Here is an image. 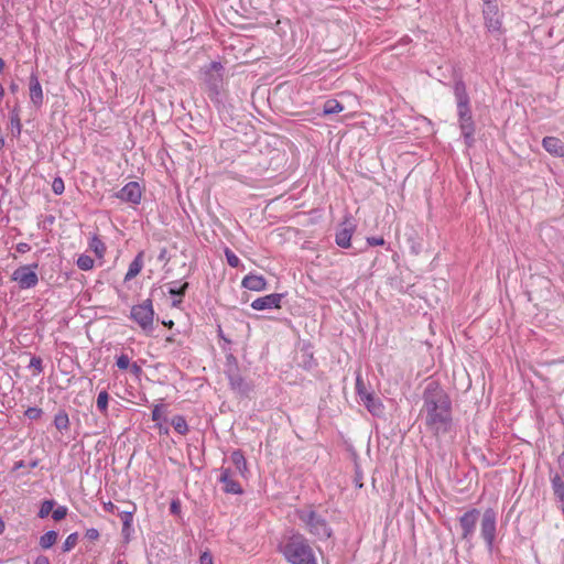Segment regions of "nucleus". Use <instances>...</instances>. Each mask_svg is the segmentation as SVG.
I'll use <instances>...</instances> for the list:
<instances>
[{
  "label": "nucleus",
  "mask_w": 564,
  "mask_h": 564,
  "mask_svg": "<svg viewBox=\"0 0 564 564\" xmlns=\"http://www.w3.org/2000/svg\"><path fill=\"white\" fill-rule=\"evenodd\" d=\"M422 399L426 429L435 436L449 433L453 427L452 400L440 382L430 381Z\"/></svg>",
  "instance_id": "1"
},
{
  "label": "nucleus",
  "mask_w": 564,
  "mask_h": 564,
  "mask_svg": "<svg viewBox=\"0 0 564 564\" xmlns=\"http://www.w3.org/2000/svg\"><path fill=\"white\" fill-rule=\"evenodd\" d=\"M278 551L289 564H318L311 541L295 529H288L281 535Z\"/></svg>",
  "instance_id": "2"
},
{
  "label": "nucleus",
  "mask_w": 564,
  "mask_h": 564,
  "mask_svg": "<svg viewBox=\"0 0 564 564\" xmlns=\"http://www.w3.org/2000/svg\"><path fill=\"white\" fill-rule=\"evenodd\" d=\"M453 91L456 99L457 121L460 133L466 147L471 148L475 143L476 124L473 119L470 98L466 84L462 78L455 79Z\"/></svg>",
  "instance_id": "3"
},
{
  "label": "nucleus",
  "mask_w": 564,
  "mask_h": 564,
  "mask_svg": "<svg viewBox=\"0 0 564 564\" xmlns=\"http://www.w3.org/2000/svg\"><path fill=\"white\" fill-rule=\"evenodd\" d=\"M224 65L216 61L200 68L203 89L217 106L224 104Z\"/></svg>",
  "instance_id": "4"
},
{
  "label": "nucleus",
  "mask_w": 564,
  "mask_h": 564,
  "mask_svg": "<svg viewBox=\"0 0 564 564\" xmlns=\"http://www.w3.org/2000/svg\"><path fill=\"white\" fill-rule=\"evenodd\" d=\"M299 520L304 524L306 531L321 541H326L333 535V530L327 520L313 509H297L295 511Z\"/></svg>",
  "instance_id": "5"
},
{
  "label": "nucleus",
  "mask_w": 564,
  "mask_h": 564,
  "mask_svg": "<svg viewBox=\"0 0 564 564\" xmlns=\"http://www.w3.org/2000/svg\"><path fill=\"white\" fill-rule=\"evenodd\" d=\"M154 315L151 299H147L142 303L133 305L130 312V318L147 334L153 330Z\"/></svg>",
  "instance_id": "6"
},
{
  "label": "nucleus",
  "mask_w": 564,
  "mask_h": 564,
  "mask_svg": "<svg viewBox=\"0 0 564 564\" xmlns=\"http://www.w3.org/2000/svg\"><path fill=\"white\" fill-rule=\"evenodd\" d=\"M497 533V512L487 508L480 521V535L484 539L487 550L492 552Z\"/></svg>",
  "instance_id": "7"
},
{
  "label": "nucleus",
  "mask_w": 564,
  "mask_h": 564,
  "mask_svg": "<svg viewBox=\"0 0 564 564\" xmlns=\"http://www.w3.org/2000/svg\"><path fill=\"white\" fill-rule=\"evenodd\" d=\"M37 268V262L20 265L13 271L11 280L17 282L22 290L35 288L39 283Z\"/></svg>",
  "instance_id": "8"
},
{
  "label": "nucleus",
  "mask_w": 564,
  "mask_h": 564,
  "mask_svg": "<svg viewBox=\"0 0 564 564\" xmlns=\"http://www.w3.org/2000/svg\"><path fill=\"white\" fill-rule=\"evenodd\" d=\"M482 17L485 26L490 33H501L502 29V14L499 11L495 1L484 2Z\"/></svg>",
  "instance_id": "9"
},
{
  "label": "nucleus",
  "mask_w": 564,
  "mask_h": 564,
  "mask_svg": "<svg viewBox=\"0 0 564 564\" xmlns=\"http://www.w3.org/2000/svg\"><path fill=\"white\" fill-rule=\"evenodd\" d=\"M479 517L480 511L476 508H471L458 518L459 527L462 530V540L466 542L471 541Z\"/></svg>",
  "instance_id": "10"
},
{
  "label": "nucleus",
  "mask_w": 564,
  "mask_h": 564,
  "mask_svg": "<svg viewBox=\"0 0 564 564\" xmlns=\"http://www.w3.org/2000/svg\"><path fill=\"white\" fill-rule=\"evenodd\" d=\"M225 376L228 379L229 387L234 392L247 397L252 391V384L242 377L240 370L226 373Z\"/></svg>",
  "instance_id": "11"
},
{
  "label": "nucleus",
  "mask_w": 564,
  "mask_h": 564,
  "mask_svg": "<svg viewBox=\"0 0 564 564\" xmlns=\"http://www.w3.org/2000/svg\"><path fill=\"white\" fill-rule=\"evenodd\" d=\"M115 196L122 202L139 204L142 197V189L138 182H129Z\"/></svg>",
  "instance_id": "12"
},
{
  "label": "nucleus",
  "mask_w": 564,
  "mask_h": 564,
  "mask_svg": "<svg viewBox=\"0 0 564 564\" xmlns=\"http://www.w3.org/2000/svg\"><path fill=\"white\" fill-rule=\"evenodd\" d=\"M284 296L283 293H271L253 300L250 306L256 311L280 308Z\"/></svg>",
  "instance_id": "13"
},
{
  "label": "nucleus",
  "mask_w": 564,
  "mask_h": 564,
  "mask_svg": "<svg viewBox=\"0 0 564 564\" xmlns=\"http://www.w3.org/2000/svg\"><path fill=\"white\" fill-rule=\"evenodd\" d=\"M341 226L343 228L335 236L336 245L340 248H349L356 226L348 218L343 221Z\"/></svg>",
  "instance_id": "14"
},
{
  "label": "nucleus",
  "mask_w": 564,
  "mask_h": 564,
  "mask_svg": "<svg viewBox=\"0 0 564 564\" xmlns=\"http://www.w3.org/2000/svg\"><path fill=\"white\" fill-rule=\"evenodd\" d=\"M30 99L35 107H41L43 104V90L39 80L37 72H32L29 78Z\"/></svg>",
  "instance_id": "15"
},
{
  "label": "nucleus",
  "mask_w": 564,
  "mask_h": 564,
  "mask_svg": "<svg viewBox=\"0 0 564 564\" xmlns=\"http://www.w3.org/2000/svg\"><path fill=\"white\" fill-rule=\"evenodd\" d=\"M219 481L224 484L223 489L226 494L241 495L243 492L241 485L232 479L229 468H221Z\"/></svg>",
  "instance_id": "16"
},
{
  "label": "nucleus",
  "mask_w": 564,
  "mask_h": 564,
  "mask_svg": "<svg viewBox=\"0 0 564 564\" xmlns=\"http://www.w3.org/2000/svg\"><path fill=\"white\" fill-rule=\"evenodd\" d=\"M167 293L173 296L172 306L177 307L182 304L183 297L188 290V282L172 281L169 284Z\"/></svg>",
  "instance_id": "17"
},
{
  "label": "nucleus",
  "mask_w": 564,
  "mask_h": 564,
  "mask_svg": "<svg viewBox=\"0 0 564 564\" xmlns=\"http://www.w3.org/2000/svg\"><path fill=\"white\" fill-rule=\"evenodd\" d=\"M361 404L373 415V416H382L384 413V405L380 398L376 397L373 392H370L368 395L360 401Z\"/></svg>",
  "instance_id": "18"
},
{
  "label": "nucleus",
  "mask_w": 564,
  "mask_h": 564,
  "mask_svg": "<svg viewBox=\"0 0 564 564\" xmlns=\"http://www.w3.org/2000/svg\"><path fill=\"white\" fill-rule=\"evenodd\" d=\"M543 149L553 156L564 158V142L556 137H544L542 139Z\"/></svg>",
  "instance_id": "19"
},
{
  "label": "nucleus",
  "mask_w": 564,
  "mask_h": 564,
  "mask_svg": "<svg viewBox=\"0 0 564 564\" xmlns=\"http://www.w3.org/2000/svg\"><path fill=\"white\" fill-rule=\"evenodd\" d=\"M551 485L555 499L560 502V509L564 507V467L562 473L551 476Z\"/></svg>",
  "instance_id": "20"
},
{
  "label": "nucleus",
  "mask_w": 564,
  "mask_h": 564,
  "mask_svg": "<svg viewBox=\"0 0 564 564\" xmlns=\"http://www.w3.org/2000/svg\"><path fill=\"white\" fill-rule=\"evenodd\" d=\"M241 286L250 291L260 292L267 289V280L263 275L248 274L242 279Z\"/></svg>",
  "instance_id": "21"
},
{
  "label": "nucleus",
  "mask_w": 564,
  "mask_h": 564,
  "mask_svg": "<svg viewBox=\"0 0 564 564\" xmlns=\"http://www.w3.org/2000/svg\"><path fill=\"white\" fill-rule=\"evenodd\" d=\"M143 268V251H140L129 264L124 281L135 278Z\"/></svg>",
  "instance_id": "22"
},
{
  "label": "nucleus",
  "mask_w": 564,
  "mask_h": 564,
  "mask_svg": "<svg viewBox=\"0 0 564 564\" xmlns=\"http://www.w3.org/2000/svg\"><path fill=\"white\" fill-rule=\"evenodd\" d=\"M53 424L55 429L59 432H66L69 430V416L65 409H59L58 412L54 416Z\"/></svg>",
  "instance_id": "23"
},
{
  "label": "nucleus",
  "mask_w": 564,
  "mask_h": 564,
  "mask_svg": "<svg viewBox=\"0 0 564 564\" xmlns=\"http://www.w3.org/2000/svg\"><path fill=\"white\" fill-rule=\"evenodd\" d=\"M231 462L236 466L237 470L245 476L248 471L247 460L241 449H235L231 453Z\"/></svg>",
  "instance_id": "24"
},
{
  "label": "nucleus",
  "mask_w": 564,
  "mask_h": 564,
  "mask_svg": "<svg viewBox=\"0 0 564 564\" xmlns=\"http://www.w3.org/2000/svg\"><path fill=\"white\" fill-rule=\"evenodd\" d=\"M10 129L14 138H19L22 131V123L18 107H14L10 113Z\"/></svg>",
  "instance_id": "25"
},
{
  "label": "nucleus",
  "mask_w": 564,
  "mask_h": 564,
  "mask_svg": "<svg viewBox=\"0 0 564 564\" xmlns=\"http://www.w3.org/2000/svg\"><path fill=\"white\" fill-rule=\"evenodd\" d=\"M58 534L54 530H50L41 535L39 544L43 550L51 549L57 541Z\"/></svg>",
  "instance_id": "26"
},
{
  "label": "nucleus",
  "mask_w": 564,
  "mask_h": 564,
  "mask_svg": "<svg viewBox=\"0 0 564 564\" xmlns=\"http://www.w3.org/2000/svg\"><path fill=\"white\" fill-rule=\"evenodd\" d=\"M344 110V106L336 99H328L324 102L323 113L335 115Z\"/></svg>",
  "instance_id": "27"
},
{
  "label": "nucleus",
  "mask_w": 564,
  "mask_h": 564,
  "mask_svg": "<svg viewBox=\"0 0 564 564\" xmlns=\"http://www.w3.org/2000/svg\"><path fill=\"white\" fill-rule=\"evenodd\" d=\"M171 424L178 434H181V435L187 434L188 425L183 415H180V414L174 415L171 420Z\"/></svg>",
  "instance_id": "28"
},
{
  "label": "nucleus",
  "mask_w": 564,
  "mask_h": 564,
  "mask_svg": "<svg viewBox=\"0 0 564 564\" xmlns=\"http://www.w3.org/2000/svg\"><path fill=\"white\" fill-rule=\"evenodd\" d=\"M109 399H110L109 393L106 390L100 391L97 397L96 406L102 415H108Z\"/></svg>",
  "instance_id": "29"
},
{
  "label": "nucleus",
  "mask_w": 564,
  "mask_h": 564,
  "mask_svg": "<svg viewBox=\"0 0 564 564\" xmlns=\"http://www.w3.org/2000/svg\"><path fill=\"white\" fill-rule=\"evenodd\" d=\"M239 364L237 357L232 352H228L226 355L225 369L224 373H230L235 371H239Z\"/></svg>",
  "instance_id": "30"
},
{
  "label": "nucleus",
  "mask_w": 564,
  "mask_h": 564,
  "mask_svg": "<svg viewBox=\"0 0 564 564\" xmlns=\"http://www.w3.org/2000/svg\"><path fill=\"white\" fill-rule=\"evenodd\" d=\"M89 248L95 252L98 258H102L106 252V245L97 236H94L89 242Z\"/></svg>",
  "instance_id": "31"
},
{
  "label": "nucleus",
  "mask_w": 564,
  "mask_h": 564,
  "mask_svg": "<svg viewBox=\"0 0 564 564\" xmlns=\"http://www.w3.org/2000/svg\"><path fill=\"white\" fill-rule=\"evenodd\" d=\"M56 502L53 499L44 500L41 503L40 510L37 512V517L41 519L46 518L50 513H52Z\"/></svg>",
  "instance_id": "32"
},
{
  "label": "nucleus",
  "mask_w": 564,
  "mask_h": 564,
  "mask_svg": "<svg viewBox=\"0 0 564 564\" xmlns=\"http://www.w3.org/2000/svg\"><path fill=\"white\" fill-rule=\"evenodd\" d=\"M77 267L83 271H88L94 267V259L88 254H80L76 261Z\"/></svg>",
  "instance_id": "33"
},
{
  "label": "nucleus",
  "mask_w": 564,
  "mask_h": 564,
  "mask_svg": "<svg viewBox=\"0 0 564 564\" xmlns=\"http://www.w3.org/2000/svg\"><path fill=\"white\" fill-rule=\"evenodd\" d=\"M355 389H356V393L359 398V401H361L365 398V395H368L371 392L366 388V384L360 375H358L356 378Z\"/></svg>",
  "instance_id": "34"
},
{
  "label": "nucleus",
  "mask_w": 564,
  "mask_h": 564,
  "mask_svg": "<svg viewBox=\"0 0 564 564\" xmlns=\"http://www.w3.org/2000/svg\"><path fill=\"white\" fill-rule=\"evenodd\" d=\"M77 542H78V533L77 532L70 533L65 539V541L63 543V546H62L63 552H69L70 550H73L76 546Z\"/></svg>",
  "instance_id": "35"
},
{
  "label": "nucleus",
  "mask_w": 564,
  "mask_h": 564,
  "mask_svg": "<svg viewBox=\"0 0 564 564\" xmlns=\"http://www.w3.org/2000/svg\"><path fill=\"white\" fill-rule=\"evenodd\" d=\"M225 256H226L227 263L231 268H237L240 264V259L229 248L225 249Z\"/></svg>",
  "instance_id": "36"
},
{
  "label": "nucleus",
  "mask_w": 564,
  "mask_h": 564,
  "mask_svg": "<svg viewBox=\"0 0 564 564\" xmlns=\"http://www.w3.org/2000/svg\"><path fill=\"white\" fill-rule=\"evenodd\" d=\"M135 511H137V506L134 503H132L131 510H124V511L120 512L119 517L122 520V524L123 523H132L133 514Z\"/></svg>",
  "instance_id": "37"
},
{
  "label": "nucleus",
  "mask_w": 564,
  "mask_h": 564,
  "mask_svg": "<svg viewBox=\"0 0 564 564\" xmlns=\"http://www.w3.org/2000/svg\"><path fill=\"white\" fill-rule=\"evenodd\" d=\"M65 189L64 181L61 176H56L52 182V191L56 195H62Z\"/></svg>",
  "instance_id": "38"
},
{
  "label": "nucleus",
  "mask_w": 564,
  "mask_h": 564,
  "mask_svg": "<svg viewBox=\"0 0 564 564\" xmlns=\"http://www.w3.org/2000/svg\"><path fill=\"white\" fill-rule=\"evenodd\" d=\"M42 414H43L42 409H40L37 406H30L24 412V415L29 420H39L42 416Z\"/></svg>",
  "instance_id": "39"
},
{
  "label": "nucleus",
  "mask_w": 564,
  "mask_h": 564,
  "mask_svg": "<svg viewBox=\"0 0 564 564\" xmlns=\"http://www.w3.org/2000/svg\"><path fill=\"white\" fill-rule=\"evenodd\" d=\"M67 507L65 506H58L56 509H53L52 511V518L55 521H61L67 516Z\"/></svg>",
  "instance_id": "40"
},
{
  "label": "nucleus",
  "mask_w": 564,
  "mask_h": 564,
  "mask_svg": "<svg viewBox=\"0 0 564 564\" xmlns=\"http://www.w3.org/2000/svg\"><path fill=\"white\" fill-rule=\"evenodd\" d=\"M116 365L121 370L128 369L130 367L129 356L124 354L120 355L119 357H117Z\"/></svg>",
  "instance_id": "41"
},
{
  "label": "nucleus",
  "mask_w": 564,
  "mask_h": 564,
  "mask_svg": "<svg viewBox=\"0 0 564 564\" xmlns=\"http://www.w3.org/2000/svg\"><path fill=\"white\" fill-rule=\"evenodd\" d=\"M29 368H33L37 373L43 371L42 358L39 356H32L30 359Z\"/></svg>",
  "instance_id": "42"
},
{
  "label": "nucleus",
  "mask_w": 564,
  "mask_h": 564,
  "mask_svg": "<svg viewBox=\"0 0 564 564\" xmlns=\"http://www.w3.org/2000/svg\"><path fill=\"white\" fill-rule=\"evenodd\" d=\"M164 405L162 403L155 404L152 410V421L156 422V425L160 424V421L163 419L162 409Z\"/></svg>",
  "instance_id": "43"
},
{
  "label": "nucleus",
  "mask_w": 564,
  "mask_h": 564,
  "mask_svg": "<svg viewBox=\"0 0 564 564\" xmlns=\"http://www.w3.org/2000/svg\"><path fill=\"white\" fill-rule=\"evenodd\" d=\"M132 532H133L132 523H123L122 524L121 533H122V536H123L126 543L130 542Z\"/></svg>",
  "instance_id": "44"
},
{
  "label": "nucleus",
  "mask_w": 564,
  "mask_h": 564,
  "mask_svg": "<svg viewBox=\"0 0 564 564\" xmlns=\"http://www.w3.org/2000/svg\"><path fill=\"white\" fill-rule=\"evenodd\" d=\"M170 512L174 516L181 514V501L178 499H173L170 503Z\"/></svg>",
  "instance_id": "45"
},
{
  "label": "nucleus",
  "mask_w": 564,
  "mask_h": 564,
  "mask_svg": "<svg viewBox=\"0 0 564 564\" xmlns=\"http://www.w3.org/2000/svg\"><path fill=\"white\" fill-rule=\"evenodd\" d=\"M99 535V531L95 528L87 529L85 532V538H87L89 541L98 540Z\"/></svg>",
  "instance_id": "46"
},
{
  "label": "nucleus",
  "mask_w": 564,
  "mask_h": 564,
  "mask_svg": "<svg viewBox=\"0 0 564 564\" xmlns=\"http://www.w3.org/2000/svg\"><path fill=\"white\" fill-rule=\"evenodd\" d=\"M213 555L209 551H205L199 556V564H213Z\"/></svg>",
  "instance_id": "47"
},
{
  "label": "nucleus",
  "mask_w": 564,
  "mask_h": 564,
  "mask_svg": "<svg viewBox=\"0 0 564 564\" xmlns=\"http://www.w3.org/2000/svg\"><path fill=\"white\" fill-rule=\"evenodd\" d=\"M367 243L369 246H383L386 241L382 237H368Z\"/></svg>",
  "instance_id": "48"
},
{
  "label": "nucleus",
  "mask_w": 564,
  "mask_h": 564,
  "mask_svg": "<svg viewBox=\"0 0 564 564\" xmlns=\"http://www.w3.org/2000/svg\"><path fill=\"white\" fill-rule=\"evenodd\" d=\"M15 249L19 253H26L31 250V246L26 242H19Z\"/></svg>",
  "instance_id": "49"
},
{
  "label": "nucleus",
  "mask_w": 564,
  "mask_h": 564,
  "mask_svg": "<svg viewBox=\"0 0 564 564\" xmlns=\"http://www.w3.org/2000/svg\"><path fill=\"white\" fill-rule=\"evenodd\" d=\"M33 564H51L46 555H39L35 557Z\"/></svg>",
  "instance_id": "50"
},
{
  "label": "nucleus",
  "mask_w": 564,
  "mask_h": 564,
  "mask_svg": "<svg viewBox=\"0 0 564 564\" xmlns=\"http://www.w3.org/2000/svg\"><path fill=\"white\" fill-rule=\"evenodd\" d=\"M361 479H362V475H361V473L357 469V470H356L355 480H354V481H355V486H356L357 488H361V487H362Z\"/></svg>",
  "instance_id": "51"
},
{
  "label": "nucleus",
  "mask_w": 564,
  "mask_h": 564,
  "mask_svg": "<svg viewBox=\"0 0 564 564\" xmlns=\"http://www.w3.org/2000/svg\"><path fill=\"white\" fill-rule=\"evenodd\" d=\"M129 368H130V371H131L133 375H135V376H138L139 373H141V372H142L141 367H140L137 362H133L132 365H130V367H129Z\"/></svg>",
  "instance_id": "52"
},
{
  "label": "nucleus",
  "mask_w": 564,
  "mask_h": 564,
  "mask_svg": "<svg viewBox=\"0 0 564 564\" xmlns=\"http://www.w3.org/2000/svg\"><path fill=\"white\" fill-rule=\"evenodd\" d=\"M217 335L220 339H223L225 343L230 344L231 341L225 336L223 328L220 325L217 327Z\"/></svg>",
  "instance_id": "53"
},
{
  "label": "nucleus",
  "mask_w": 564,
  "mask_h": 564,
  "mask_svg": "<svg viewBox=\"0 0 564 564\" xmlns=\"http://www.w3.org/2000/svg\"><path fill=\"white\" fill-rule=\"evenodd\" d=\"M20 87H19V84L15 83V82H11L10 85H9V90L11 91V94H17L19 91Z\"/></svg>",
  "instance_id": "54"
},
{
  "label": "nucleus",
  "mask_w": 564,
  "mask_h": 564,
  "mask_svg": "<svg viewBox=\"0 0 564 564\" xmlns=\"http://www.w3.org/2000/svg\"><path fill=\"white\" fill-rule=\"evenodd\" d=\"M104 509L108 512H113L116 509V506L111 501H109L104 505Z\"/></svg>",
  "instance_id": "55"
},
{
  "label": "nucleus",
  "mask_w": 564,
  "mask_h": 564,
  "mask_svg": "<svg viewBox=\"0 0 564 564\" xmlns=\"http://www.w3.org/2000/svg\"><path fill=\"white\" fill-rule=\"evenodd\" d=\"M24 467V462L23 460H18L14 463V466H13V470H18L20 468H23Z\"/></svg>",
  "instance_id": "56"
},
{
  "label": "nucleus",
  "mask_w": 564,
  "mask_h": 564,
  "mask_svg": "<svg viewBox=\"0 0 564 564\" xmlns=\"http://www.w3.org/2000/svg\"><path fill=\"white\" fill-rule=\"evenodd\" d=\"M6 530V523L4 521L2 520V518L0 517V534H2Z\"/></svg>",
  "instance_id": "57"
},
{
  "label": "nucleus",
  "mask_w": 564,
  "mask_h": 564,
  "mask_svg": "<svg viewBox=\"0 0 564 564\" xmlns=\"http://www.w3.org/2000/svg\"><path fill=\"white\" fill-rule=\"evenodd\" d=\"M158 426H159L160 433H162V434H167L169 433V429L167 427H163L161 424H158Z\"/></svg>",
  "instance_id": "58"
},
{
  "label": "nucleus",
  "mask_w": 564,
  "mask_h": 564,
  "mask_svg": "<svg viewBox=\"0 0 564 564\" xmlns=\"http://www.w3.org/2000/svg\"><path fill=\"white\" fill-rule=\"evenodd\" d=\"M4 67H6V62L3 58L0 57V73L3 72Z\"/></svg>",
  "instance_id": "59"
},
{
  "label": "nucleus",
  "mask_w": 564,
  "mask_h": 564,
  "mask_svg": "<svg viewBox=\"0 0 564 564\" xmlns=\"http://www.w3.org/2000/svg\"><path fill=\"white\" fill-rule=\"evenodd\" d=\"M37 466V460H33L30 463L31 468H35Z\"/></svg>",
  "instance_id": "60"
},
{
  "label": "nucleus",
  "mask_w": 564,
  "mask_h": 564,
  "mask_svg": "<svg viewBox=\"0 0 564 564\" xmlns=\"http://www.w3.org/2000/svg\"><path fill=\"white\" fill-rule=\"evenodd\" d=\"M165 341H166V343H173V341H174V338H173L172 336H167V337L165 338Z\"/></svg>",
  "instance_id": "61"
},
{
  "label": "nucleus",
  "mask_w": 564,
  "mask_h": 564,
  "mask_svg": "<svg viewBox=\"0 0 564 564\" xmlns=\"http://www.w3.org/2000/svg\"><path fill=\"white\" fill-rule=\"evenodd\" d=\"M173 324H174V323H173L172 321L166 322V325H169V326H173Z\"/></svg>",
  "instance_id": "62"
},
{
  "label": "nucleus",
  "mask_w": 564,
  "mask_h": 564,
  "mask_svg": "<svg viewBox=\"0 0 564 564\" xmlns=\"http://www.w3.org/2000/svg\"><path fill=\"white\" fill-rule=\"evenodd\" d=\"M117 564H128V563L124 561H118Z\"/></svg>",
  "instance_id": "63"
}]
</instances>
